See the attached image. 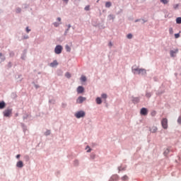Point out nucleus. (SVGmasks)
Returning <instances> with one entry per match:
<instances>
[{
  "label": "nucleus",
  "mask_w": 181,
  "mask_h": 181,
  "mask_svg": "<svg viewBox=\"0 0 181 181\" xmlns=\"http://www.w3.org/2000/svg\"><path fill=\"white\" fill-rule=\"evenodd\" d=\"M63 51V47L62 45H57L54 48V53L56 54H60Z\"/></svg>",
  "instance_id": "f257e3e1"
},
{
  "label": "nucleus",
  "mask_w": 181,
  "mask_h": 181,
  "mask_svg": "<svg viewBox=\"0 0 181 181\" xmlns=\"http://www.w3.org/2000/svg\"><path fill=\"white\" fill-rule=\"evenodd\" d=\"M161 125L164 129H168V119L163 118L161 120Z\"/></svg>",
  "instance_id": "f03ea898"
},
{
  "label": "nucleus",
  "mask_w": 181,
  "mask_h": 181,
  "mask_svg": "<svg viewBox=\"0 0 181 181\" xmlns=\"http://www.w3.org/2000/svg\"><path fill=\"white\" fill-rule=\"evenodd\" d=\"M86 116V112L84 111H79L75 114V117L76 118H83V117Z\"/></svg>",
  "instance_id": "7ed1b4c3"
},
{
  "label": "nucleus",
  "mask_w": 181,
  "mask_h": 181,
  "mask_svg": "<svg viewBox=\"0 0 181 181\" xmlns=\"http://www.w3.org/2000/svg\"><path fill=\"white\" fill-rule=\"evenodd\" d=\"M11 115H12V109H7L4 112V117H11Z\"/></svg>",
  "instance_id": "20e7f679"
},
{
  "label": "nucleus",
  "mask_w": 181,
  "mask_h": 181,
  "mask_svg": "<svg viewBox=\"0 0 181 181\" xmlns=\"http://www.w3.org/2000/svg\"><path fill=\"white\" fill-rule=\"evenodd\" d=\"M86 100H87L86 98H84L83 96H80L76 100V103H77V104H83V103H84V101H86Z\"/></svg>",
  "instance_id": "39448f33"
},
{
  "label": "nucleus",
  "mask_w": 181,
  "mask_h": 181,
  "mask_svg": "<svg viewBox=\"0 0 181 181\" xmlns=\"http://www.w3.org/2000/svg\"><path fill=\"white\" fill-rule=\"evenodd\" d=\"M141 69H139V67H137L136 66H132V73H134V74H138L139 73V70Z\"/></svg>",
  "instance_id": "423d86ee"
},
{
  "label": "nucleus",
  "mask_w": 181,
  "mask_h": 181,
  "mask_svg": "<svg viewBox=\"0 0 181 181\" xmlns=\"http://www.w3.org/2000/svg\"><path fill=\"white\" fill-rule=\"evenodd\" d=\"M117 180H119V176L118 175H113L109 180V181H117Z\"/></svg>",
  "instance_id": "0eeeda50"
},
{
  "label": "nucleus",
  "mask_w": 181,
  "mask_h": 181,
  "mask_svg": "<svg viewBox=\"0 0 181 181\" xmlns=\"http://www.w3.org/2000/svg\"><path fill=\"white\" fill-rule=\"evenodd\" d=\"M140 113L141 115H148V109L146 107L141 108Z\"/></svg>",
  "instance_id": "6e6552de"
},
{
  "label": "nucleus",
  "mask_w": 181,
  "mask_h": 181,
  "mask_svg": "<svg viewBox=\"0 0 181 181\" xmlns=\"http://www.w3.org/2000/svg\"><path fill=\"white\" fill-rule=\"evenodd\" d=\"M150 131H151L153 134H155L156 132H158V127H156V126H152L151 127H150Z\"/></svg>",
  "instance_id": "1a4fd4ad"
},
{
  "label": "nucleus",
  "mask_w": 181,
  "mask_h": 181,
  "mask_svg": "<svg viewBox=\"0 0 181 181\" xmlns=\"http://www.w3.org/2000/svg\"><path fill=\"white\" fill-rule=\"evenodd\" d=\"M77 93L78 94H82V93H84V88H83V86H78L77 88Z\"/></svg>",
  "instance_id": "9d476101"
},
{
  "label": "nucleus",
  "mask_w": 181,
  "mask_h": 181,
  "mask_svg": "<svg viewBox=\"0 0 181 181\" xmlns=\"http://www.w3.org/2000/svg\"><path fill=\"white\" fill-rule=\"evenodd\" d=\"M178 52H179V49H176L175 50H171L170 51V56H171V57H175V56H176L175 54H176V53H177Z\"/></svg>",
  "instance_id": "9b49d317"
},
{
  "label": "nucleus",
  "mask_w": 181,
  "mask_h": 181,
  "mask_svg": "<svg viewBox=\"0 0 181 181\" xmlns=\"http://www.w3.org/2000/svg\"><path fill=\"white\" fill-rule=\"evenodd\" d=\"M141 74L142 76H144V74H146V70L144 69H140L139 71V74Z\"/></svg>",
  "instance_id": "f8f14e48"
},
{
  "label": "nucleus",
  "mask_w": 181,
  "mask_h": 181,
  "mask_svg": "<svg viewBox=\"0 0 181 181\" xmlns=\"http://www.w3.org/2000/svg\"><path fill=\"white\" fill-rule=\"evenodd\" d=\"M59 64V63H57V60H54L53 62H52L49 66L51 67H56V66H57Z\"/></svg>",
  "instance_id": "ddd939ff"
},
{
  "label": "nucleus",
  "mask_w": 181,
  "mask_h": 181,
  "mask_svg": "<svg viewBox=\"0 0 181 181\" xmlns=\"http://www.w3.org/2000/svg\"><path fill=\"white\" fill-rule=\"evenodd\" d=\"M17 168H23V162L21 160L18 161L16 164Z\"/></svg>",
  "instance_id": "4468645a"
},
{
  "label": "nucleus",
  "mask_w": 181,
  "mask_h": 181,
  "mask_svg": "<svg viewBox=\"0 0 181 181\" xmlns=\"http://www.w3.org/2000/svg\"><path fill=\"white\" fill-rule=\"evenodd\" d=\"M5 108V102H0V110Z\"/></svg>",
  "instance_id": "2eb2a0df"
},
{
  "label": "nucleus",
  "mask_w": 181,
  "mask_h": 181,
  "mask_svg": "<svg viewBox=\"0 0 181 181\" xmlns=\"http://www.w3.org/2000/svg\"><path fill=\"white\" fill-rule=\"evenodd\" d=\"M103 103V100H101V98H96V103L100 105Z\"/></svg>",
  "instance_id": "dca6fc26"
},
{
  "label": "nucleus",
  "mask_w": 181,
  "mask_h": 181,
  "mask_svg": "<svg viewBox=\"0 0 181 181\" xmlns=\"http://www.w3.org/2000/svg\"><path fill=\"white\" fill-rule=\"evenodd\" d=\"M111 2H110V1H107L106 3H105V8H111Z\"/></svg>",
  "instance_id": "f3484780"
},
{
  "label": "nucleus",
  "mask_w": 181,
  "mask_h": 181,
  "mask_svg": "<svg viewBox=\"0 0 181 181\" xmlns=\"http://www.w3.org/2000/svg\"><path fill=\"white\" fill-rule=\"evenodd\" d=\"M65 49H66V52H71V48L70 47V46H69L67 45L65 46Z\"/></svg>",
  "instance_id": "a211bd4d"
},
{
  "label": "nucleus",
  "mask_w": 181,
  "mask_h": 181,
  "mask_svg": "<svg viewBox=\"0 0 181 181\" xmlns=\"http://www.w3.org/2000/svg\"><path fill=\"white\" fill-rule=\"evenodd\" d=\"M169 152H170V150H169V148L165 149L164 151L165 156H167V155L169 154Z\"/></svg>",
  "instance_id": "6ab92c4d"
},
{
  "label": "nucleus",
  "mask_w": 181,
  "mask_h": 181,
  "mask_svg": "<svg viewBox=\"0 0 181 181\" xmlns=\"http://www.w3.org/2000/svg\"><path fill=\"white\" fill-rule=\"evenodd\" d=\"M128 175H124L123 177H121V180L123 181L128 180Z\"/></svg>",
  "instance_id": "aec40b11"
},
{
  "label": "nucleus",
  "mask_w": 181,
  "mask_h": 181,
  "mask_svg": "<svg viewBox=\"0 0 181 181\" xmlns=\"http://www.w3.org/2000/svg\"><path fill=\"white\" fill-rule=\"evenodd\" d=\"M160 1L162 4H164V5L169 4V0H160Z\"/></svg>",
  "instance_id": "412c9836"
},
{
  "label": "nucleus",
  "mask_w": 181,
  "mask_h": 181,
  "mask_svg": "<svg viewBox=\"0 0 181 181\" xmlns=\"http://www.w3.org/2000/svg\"><path fill=\"white\" fill-rule=\"evenodd\" d=\"M65 76L66 77V78H70V77H71V74L69 72H66L65 74Z\"/></svg>",
  "instance_id": "4be33fe9"
},
{
  "label": "nucleus",
  "mask_w": 181,
  "mask_h": 181,
  "mask_svg": "<svg viewBox=\"0 0 181 181\" xmlns=\"http://www.w3.org/2000/svg\"><path fill=\"white\" fill-rule=\"evenodd\" d=\"M176 23L178 24L181 23V18L180 17L177 18Z\"/></svg>",
  "instance_id": "5701e85b"
},
{
  "label": "nucleus",
  "mask_w": 181,
  "mask_h": 181,
  "mask_svg": "<svg viewBox=\"0 0 181 181\" xmlns=\"http://www.w3.org/2000/svg\"><path fill=\"white\" fill-rule=\"evenodd\" d=\"M102 98H103V100H107V94L103 93L101 95Z\"/></svg>",
  "instance_id": "b1692460"
},
{
  "label": "nucleus",
  "mask_w": 181,
  "mask_h": 181,
  "mask_svg": "<svg viewBox=\"0 0 181 181\" xmlns=\"http://www.w3.org/2000/svg\"><path fill=\"white\" fill-rule=\"evenodd\" d=\"M125 169H126V167L122 168V167L120 166V167L118 168L119 172H121V170H125Z\"/></svg>",
  "instance_id": "393cba45"
},
{
  "label": "nucleus",
  "mask_w": 181,
  "mask_h": 181,
  "mask_svg": "<svg viewBox=\"0 0 181 181\" xmlns=\"http://www.w3.org/2000/svg\"><path fill=\"white\" fill-rule=\"evenodd\" d=\"M139 101V98H134V99H133V102L134 103H138Z\"/></svg>",
  "instance_id": "a878e982"
},
{
  "label": "nucleus",
  "mask_w": 181,
  "mask_h": 181,
  "mask_svg": "<svg viewBox=\"0 0 181 181\" xmlns=\"http://www.w3.org/2000/svg\"><path fill=\"white\" fill-rule=\"evenodd\" d=\"M169 33H170V35H173V28H169Z\"/></svg>",
  "instance_id": "bb28decb"
},
{
  "label": "nucleus",
  "mask_w": 181,
  "mask_h": 181,
  "mask_svg": "<svg viewBox=\"0 0 181 181\" xmlns=\"http://www.w3.org/2000/svg\"><path fill=\"white\" fill-rule=\"evenodd\" d=\"M81 81H86V80H87V78H86V76H82L81 77Z\"/></svg>",
  "instance_id": "cd10ccee"
},
{
  "label": "nucleus",
  "mask_w": 181,
  "mask_h": 181,
  "mask_svg": "<svg viewBox=\"0 0 181 181\" xmlns=\"http://www.w3.org/2000/svg\"><path fill=\"white\" fill-rule=\"evenodd\" d=\"M175 39H179V37H180V34L179 33L175 34Z\"/></svg>",
  "instance_id": "c85d7f7f"
},
{
  "label": "nucleus",
  "mask_w": 181,
  "mask_h": 181,
  "mask_svg": "<svg viewBox=\"0 0 181 181\" xmlns=\"http://www.w3.org/2000/svg\"><path fill=\"white\" fill-rule=\"evenodd\" d=\"M127 39H132V34H128Z\"/></svg>",
  "instance_id": "c756f323"
},
{
  "label": "nucleus",
  "mask_w": 181,
  "mask_h": 181,
  "mask_svg": "<svg viewBox=\"0 0 181 181\" xmlns=\"http://www.w3.org/2000/svg\"><path fill=\"white\" fill-rule=\"evenodd\" d=\"M85 11H90V6H86L85 7Z\"/></svg>",
  "instance_id": "7c9ffc66"
},
{
  "label": "nucleus",
  "mask_w": 181,
  "mask_h": 181,
  "mask_svg": "<svg viewBox=\"0 0 181 181\" xmlns=\"http://www.w3.org/2000/svg\"><path fill=\"white\" fill-rule=\"evenodd\" d=\"M59 25H60V23H54V26H55V28H57V26H59Z\"/></svg>",
  "instance_id": "2f4dec72"
},
{
  "label": "nucleus",
  "mask_w": 181,
  "mask_h": 181,
  "mask_svg": "<svg viewBox=\"0 0 181 181\" xmlns=\"http://www.w3.org/2000/svg\"><path fill=\"white\" fill-rule=\"evenodd\" d=\"M88 150H87V152H91V148H90V146H88L86 149H88Z\"/></svg>",
  "instance_id": "473e14b6"
},
{
  "label": "nucleus",
  "mask_w": 181,
  "mask_h": 181,
  "mask_svg": "<svg viewBox=\"0 0 181 181\" xmlns=\"http://www.w3.org/2000/svg\"><path fill=\"white\" fill-rule=\"evenodd\" d=\"M179 8V4H175V6H174V8L175 9H177Z\"/></svg>",
  "instance_id": "72a5a7b5"
},
{
  "label": "nucleus",
  "mask_w": 181,
  "mask_h": 181,
  "mask_svg": "<svg viewBox=\"0 0 181 181\" xmlns=\"http://www.w3.org/2000/svg\"><path fill=\"white\" fill-rule=\"evenodd\" d=\"M26 32L27 33H29L30 32V29H29V27L26 28Z\"/></svg>",
  "instance_id": "f704fd0d"
},
{
  "label": "nucleus",
  "mask_w": 181,
  "mask_h": 181,
  "mask_svg": "<svg viewBox=\"0 0 181 181\" xmlns=\"http://www.w3.org/2000/svg\"><path fill=\"white\" fill-rule=\"evenodd\" d=\"M177 122L178 124H181V117H178Z\"/></svg>",
  "instance_id": "c9c22d12"
},
{
  "label": "nucleus",
  "mask_w": 181,
  "mask_h": 181,
  "mask_svg": "<svg viewBox=\"0 0 181 181\" xmlns=\"http://www.w3.org/2000/svg\"><path fill=\"white\" fill-rule=\"evenodd\" d=\"M21 8H17L16 9V13H21Z\"/></svg>",
  "instance_id": "e433bc0d"
},
{
  "label": "nucleus",
  "mask_w": 181,
  "mask_h": 181,
  "mask_svg": "<svg viewBox=\"0 0 181 181\" xmlns=\"http://www.w3.org/2000/svg\"><path fill=\"white\" fill-rule=\"evenodd\" d=\"M45 135H50V131H47V132L45 133Z\"/></svg>",
  "instance_id": "4c0bfd02"
},
{
  "label": "nucleus",
  "mask_w": 181,
  "mask_h": 181,
  "mask_svg": "<svg viewBox=\"0 0 181 181\" xmlns=\"http://www.w3.org/2000/svg\"><path fill=\"white\" fill-rule=\"evenodd\" d=\"M146 95L149 98V97H151V93H146Z\"/></svg>",
  "instance_id": "58836bf2"
},
{
  "label": "nucleus",
  "mask_w": 181,
  "mask_h": 181,
  "mask_svg": "<svg viewBox=\"0 0 181 181\" xmlns=\"http://www.w3.org/2000/svg\"><path fill=\"white\" fill-rule=\"evenodd\" d=\"M57 21H58L59 22H61V21H62V18H61L60 17H59V18H57Z\"/></svg>",
  "instance_id": "ea45409f"
},
{
  "label": "nucleus",
  "mask_w": 181,
  "mask_h": 181,
  "mask_svg": "<svg viewBox=\"0 0 181 181\" xmlns=\"http://www.w3.org/2000/svg\"><path fill=\"white\" fill-rule=\"evenodd\" d=\"M16 158H17V159H19V158H21V154H18V155L16 156Z\"/></svg>",
  "instance_id": "a19ab883"
},
{
  "label": "nucleus",
  "mask_w": 181,
  "mask_h": 181,
  "mask_svg": "<svg viewBox=\"0 0 181 181\" xmlns=\"http://www.w3.org/2000/svg\"><path fill=\"white\" fill-rule=\"evenodd\" d=\"M64 2H66V4H67V2H69V0H63Z\"/></svg>",
  "instance_id": "79ce46f5"
},
{
  "label": "nucleus",
  "mask_w": 181,
  "mask_h": 181,
  "mask_svg": "<svg viewBox=\"0 0 181 181\" xmlns=\"http://www.w3.org/2000/svg\"><path fill=\"white\" fill-rule=\"evenodd\" d=\"M109 46H112V44L111 42H110Z\"/></svg>",
  "instance_id": "37998d69"
},
{
  "label": "nucleus",
  "mask_w": 181,
  "mask_h": 181,
  "mask_svg": "<svg viewBox=\"0 0 181 181\" xmlns=\"http://www.w3.org/2000/svg\"><path fill=\"white\" fill-rule=\"evenodd\" d=\"M0 57H2V53H0Z\"/></svg>",
  "instance_id": "c03bdc74"
}]
</instances>
